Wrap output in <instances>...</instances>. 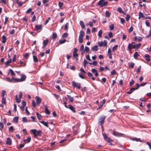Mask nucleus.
Listing matches in <instances>:
<instances>
[{"label":"nucleus","instance_id":"nucleus-30","mask_svg":"<svg viewBox=\"0 0 151 151\" xmlns=\"http://www.w3.org/2000/svg\"><path fill=\"white\" fill-rule=\"evenodd\" d=\"M20 63L22 66H24L26 65V63L25 61H20Z\"/></svg>","mask_w":151,"mask_h":151},{"label":"nucleus","instance_id":"nucleus-46","mask_svg":"<svg viewBox=\"0 0 151 151\" xmlns=\"http://www.w3.org/2000/svg\"><path fill=\"white\" fill-rule=\"evenodd\" d=\"M66 41V40L64 39L62 40H59V42L60 44H62L65 42Z\"/></svg>","mask_w":151,"mask_h":151},{"label":"nucleus","instance_id":"nucleus-55","mask_svg":"<svg viewBox=\"0 0 151 151\" xmlns=\"http://www.w3.org/2000/svg\"><path fill=\"white\" fill-rule=\"evenodd\" d=\"M117 11L120 13H122V12L123 11L122 9L120 7H118V9H117Z\"/></svg>","mask_w":151,"mask_h":151},{"label":"nucleus","instance_id":"nucleus-61","mask_svg":"<svg viewBox=\"0 0 151 151\" xmlns=\"http://www.w3.org/2000/svg\"><path fill=\"white\" fill-rule=\"evenodd\" d=\"M84 45H82L80 47V51H83V50H84Z\"/></svg>","mask_w":151,"mask_h":151},{"label":"nucleus","instance_id":"nucleus-10","mask_svg":"<svg viewBox=\"0 0 151 151\" xmlns=\"http://www.w3.org/2000/svg\"><path fill=\"white\" fill-rule=\"evenodd\" d=\"M20 75L21 76V77L20 78H19L20 82L24 81L26 78V75L24 74H21Z\"/></svg>","mask_w":151,"mask_h":151},{"label":"nucleus","instance_id":"nucleus-45","mask_svg":"<svg viewBox=\"0 0 151 151\" xmlns=\"http://www.w3.org/2000/svg\"><path fill=\"white\" fill-rule=\"evenodd\" d=\"M32 106L34 108L36 106V104L35 102V101L34 100H32Z\"/></svg>","mask_w":151,"mask_h":151},{"label":"nucleus","instance_id":"nucleus-18","mask_svg":"<svg viewBox=\"0 0 151 151\" xmlns=\"http://www.w3.org/2000/svg\"><path fill=\"white\" fill-rule=\"evenodd\" d=\"M98 47L97 46L94 45L92 47L91 50L93 51H96L98 50Z\"/></svg>","mask_w":151,"mask_h":151},{"label":"nucleus","instance_id":"nucleus-59","mask_svg":"<svg viewBox=\"0 0 151 151\" xmlns=\"http://www.w3.org/2000/svg\"><path fill=\"white\" fill-rule=\"evenodd\" d=\"M22 121L23 122H27V120L26 117H23L22 118Z\"/></svg>","mask_w":151,"mask_h":151},{"label":"nucleus","instance_id":"nucleus-1","mask_svg":"<svg viewBox=\"0 0 151 151\" xmlns=\"http://www.w3.org/2000/svg\"><path fill=\"white\" fill-rule=\"evenodd\" d=\"M31 131L32 133L35 137L37 136H40L42 134V131L41 130L37 131L36 129H32Z\"/></svg>","mask_w":151,"mask_h":151},{"label":"nucleus","instance_id":"nucleus-14","mask_svg":"<svg viewBox=\"0 0 151 151\" xmlns=\"http://www.w3.org/2000/svg\"><path fill=\"white\" fill-rule=\"evenodd\" d=\"M69 109H70L73 113H76V111L75 110V108L71 105H70L69 106Z\"/></svg>","mask_w":151,"mask_h":151},{"label":"nucleus","instance_id":"nucleus-9","mask_svg":"<svg viewBox=\"0 0 151 151\" xmlns=\"http://www.w3.org/2000/svg\"><path fill=\"white\" fill-rule=\"evenodd\" d=\"M113 134L115 136H122V134L120 133H119L116 131H113Z\"/></svg>","mask_w":151,"mask_h":151},{"label":"nucleus","instance_id":"nucleus-4","mask_svg":"<svg viewBox=\"0 0 151 151\" xmlns=\"http://www.w3.org/2000/svg\"><path fill=\"white\" fill-rule=\"evenodd\" d=\"M136 85L137 86L136 88H131L129 91L127 92V93L128 94H130L131 93L135 90L139 88V86L138 83H137Z\"/></svg>","mask_w":151,"mask_h":151},{"label":"nucleus","instance_id":"nucleus-60","mask_svg":"<svg viewBox=\"0 0 151 151\" xmlns=\"http://www.w3.org/2000/svg\"><path fill=\"white\" fill-rule=\"evenodd\" d=\"M130 16L129 15L127 14V15L126 17V20L127 21H128L129 20V19L130 18Z\"/></svg>","mask_w":151,"mask_h":151},{"label":"nucleus","instance_id":"nucleus-39","mask_svg":"<svg viewBox=\"0 0 151 151\" xmlns=\"http://www.w3.org/2000/svg\"><path fill=\"white\" fill-rule=\"evenodd\" d=\"M33 59L34 62H38V60L37 57L35 56H33Z\"/></svg>","mask_w":151,"mask_h":151},{"label":"nucleus","instance_id":"nucleus-15","mask_svg":"<svg viewBox=\"0 0 151 151\" xmlns=\"http://www.w3.org/2000/svg\"><path fill=\"white\" fill-rule=\"evenodd\" d=\"M12 80H13V82L14 83H17L18 82H20V81L19 78L18 79L15 78L14 77H13L12 78Z\"/></svg>","mask_w":151,"mask_h":151},{"label":"nucleus","instance_id":"nucleus-50","mask_svg":"<svg viewBox=\"0 0 151 151\" xmlns=\"http://www.w3.org/2000/svg\"><path fill=\"white\" fill-rule=\"evenodd\" d=\"M133 30V27L132 26H131L129 28L128 30V32H132Z\"/></svg>","mask_w":151,"mask_h":151},{"label":"nucleus","instance_id":"nucleus-29","mask_svg":"<svg viewBox=\"0 0 151 151\" xmlns=\"http://www.w3.org/2000/svg\"><path fill=\"white\" fill-rule=\"evenodd\" d=\"M2 42L4 43L6 42V36H3L2 37Z\"/></svg>","mask_w":151,"mask_h":151},{"label":"nucleus","instance_id":"nucleus-23","mask_svg":"<svg viewBox=\"0 0 151 151\" xmlns=\"http://www.w3.org/2000/svg\"><path fill=\"white\" fill-rule=\"evenodd\" d=\"M16 2L19 6H21L24 3V2H19L18 0H17Z\"/></svg>","mask_w":151,"mask_h":151},{"label":"nucleus","instance_id":"nucleus-6","mask_svg":"<svg viewBox=\"0 0 151 151\" xmlns=\"http://www.w3.org/2000/svg\"><path fill=\"white\" fill-rule=\"evenodd\" d=\"M98 45L100 47H102L103 45L104 46L106 47L107 46V43L106 40H104V42L102 41H100L98 42Z\"/></svg>","mask_w":151,"mask_h":151},{"label":"nucleus","instance_id":"nucleus-3","mask_svg":"<svg viewBox=\"0 0 151 151\" xmlns=\"http://www.w3.org/2000/svg\"><path fill=\"white\" fill-rule=\"evenodd\" d=\"M97 4L100 7H103L107 5V2L105 1V0H100L97 3Z\"/></svg>","mask_w":151,"mask_h":151},{"label":"nucleus","instance_id":"nucleus-8","mask_svg":"<svg viewBox=\"0 0 151 151\" xmlns=\"http://www.w3.org/2000/svg\"><path fill=\"white\" fill-rule=\"evenodd\" d=\"M105 118L106 116H102L100 118V121L99 122V123L100 125H102L104 123Z\"/></svg>","mask_w":151,"mask_h":151},{"label":"nucleus","instance_id":"nucleus-48","mask_svg":"<svg viewBox=\"0 0 151 151\" xmlns=\"http://www.w3.org/2000/svg\"><path fill=\"white\" fill-rule=\"evenodd\" d=\"M11 60L10 59V60H9L6 62L5 63V64L7 66H9V64L11 62Z\"/></svg>","mask_w":151,"mask_h":151},{"label":"nucleus","instance_id":"nucleus-53","mask_svg":"<svg viewBox=\"0 0 151 151\" xmlns=\"http://www.w3.org/2000/svg\"><path fill=\"white\" fill-rule=\"evenodd\" d=\"M6 91L5 90H2L1 92V96L2 97H4Z\"/></svg>","mask_w":151,"mask_h":151},{"label":"nucleus","instance_id":"nucleus-44","mask_svg":"<svg viewBox=\"0 0 151 151\" xmlns=\"http://www.w3.org/2000/svg\"><path fill=\"white\" fill-rule=\"evenodd\" d=\"M78 41L80 43H82L83 41V37L79 36Z\"/></svg>","mask_w":151,"mask_h":151},{"label":"nucleus","instance_id":"nucleus-63","mask_svg":"<svg viewBox=\"0 0 151 151\" xmlns=\"http://www.w3.org/2000/svg\"><path fill=\"white\" fill-rule=\"evenodd\" d=\"M134 63L132 62L129 65V67L132 68H133L134 67Z\"/></svg>","mask_w":151,"mask_h":151},{"label":"nucleus","instance_id":"nucleus-21","mask_svg":"<svg viewBox=\"0 0 151 151\" xmlns=\"http://www.w3.org/2000/svg\"><path fill=\"white\" fill-rule=\"evenodd\" d=\"M142 44L139 43L135 45V49H139L141 45Z\"/></svg>","mask_w":151,"mask_h":151},{"label":"nucleus","instance_id":"nucleus-33","mask_svg":"<svg viewBox=\"0 0 151 151\" xmlns=\"http://www.w3.org/2000/svg\"><path fill=\"white\" fill-rule=\"evenodd\" d=\"M57 35L56 33H53L52 35V38L53 39H55L57 37Z\"/></svg>","mask_w":151,"mask_h":151},{"label":"nucleus","instance_id":"nucleus-56","mask_svg":"<svg viewBox=\"0 0 151 151\" xmlns=\"http://www.w3.org/2000/svg\"><path fill=\"white\" fill-rule=\"evenodd\" d=\"M36 17L35 15H34L33 16V17L32 19V20H31L32 22H34V21H35L36 20Z\"/></svg>","mask_w":151,"mask_h":151},{"label":"nucleus","instance_id":"nucleus-49","mask_svg":"<svg viewBox=\"0 0 151 151\" xmlns=\"http://www.w3.org/2000/svg\"><path fill=\"white\" fill-rule=\"evenodd\" d=\"M6 80L7 81L10 82H13V80H12V78L11 79H10L9 78H6Z\"/></svg>","mask_w":151,"mask_h":151},{"label":"nucleus","instance_id":"nucleus-52","mask_svg":"<svg viewBox=\"0 0 151 151\" xmlns=\"http://www.w3.org/2000/svg\"><path fill=\"white\" fill-rule=\"evenodd\" d=\"M9 130L10 132H13L14 130V129L13 126H11L9 129Z\"/></svg>","mask_w":151,"mask_h":151},{"label":"nucleus","instance_id":"nucleus-16","mask_svg":"<svg viewBox=\"0 0 151 151\" xmlns=\"http://www.w3.org/2000/svg\"><path fill=\"white\" fill-rule=\"evenodd\" d=\"M68 98L69 100V101L71 102H73V101L74 98L73 97H71L70 96L67 95Z\"/></svg>","mask_w":151,"mask_h":151},{"label":"nucleus","instance_id":"nucleus-31","mask_svg":"<svg viewBox=\"0 0 151 151\" xmlns=\"http://www.w3.org/2000/svg\"><path fill=\"white\" fill-rule=\"evenodd\" d=\"M31 139V137H29L27 139H24L23 141L24 142H26L27 143H28L30 141Z\"/></svg>","mask_w":151,"mask_h":151},{"label":"nucleus","instance_id":"nucleus-26","mask_svg":"<svg viewBox=\"0 0 151 151\" xmlns=\"http://www.w3.org/2000/svg\"><path fill=\"white\" fill-rule=\"evenodd\" d=\"M53 95H54V96L56 98V99L59 101H60V100L61 99L59 95L55 94H53Z\"/></svg>","mask_w":151,"mask_h":151},{"label":"nucleus","instance_id":"nucleus-47","mask_svg":"<svg viewBox=\"0 0 151 151\" xmlns=\"http://www.w3.org/2000/svg\"><path fill=\"white\" fill-rule=\"evenodd\" d=\"M89 48L88 47H87V46H86L85 47V49L84 51L86 52H89Z\"/></svg>","mask_w":151,"mask_h":151},{"label":"nucleus","instance_id":"nucleus-54","mask_svg":"<svg viewBox=\"0 0 151 151\" xmlns=\"http://www.w3.org/2000/svg\"><path fill=\"white\" fill-rule=\"evenodd\" d=\"M88 62L86 60L84 59L83 61V64L85 67L86 66V65L88 64Z\"/></svg>","mask_w":151,"mask_h":151},{"label":"nucleus","instance_id":"nucleus-32","mask_svg":"<svg viewBox=\"0 0 151 151\" xmlns=\"http://www.w3.org/2000/svg\"><path fill=\"white\" fill-rule=\"evenodd\" d=\"M139 56V55L138 52H135L133 56L135 59H136Z\"/></svg>","mask_w":151,"mask_h":151},{"label":"nucleus","instance_id":"nucleus-25","mask_svg":"<svg viewBox=\"0 0 151 151\" xmlns=\"http://www.w3.org/2000/svg\"><path fill=\"white\" fill-rule=\"evenodd\" d=\"M40 122L43 124L46 127H48V122H46L44 121H40Z\"/></svg>","mask_w":151,"mask_h":151},{"label":"nucleus","instance_id":"nucleus-40","mask_svg":"<svg viewBox=\"0 0 151 151\" xmlns=\"http://www.w3.org/2000/svg\"><path fill=\"white\" fill-rule=\"evenodd\" d=\"M6 99L5 97H2L1 101L2 103L4 104H6Z\"/></svg>","mask_w":151,"mask_h":151},{"label":"nucleus","instance_id":"nucleus-37","mask_svg":"<svg viewBox=\"0 0 151 151\" xmlns=\"http://www.w3.org/2000/svg\"><path fill=\"white\" fill-rule=\"evenodd\" d=\"M105 16L106 17H110V14L109 12L107 11H106L105 13Z\"/></svg>","mask_w":151,"mask_h":151},{"label":"nucleus","instance_id":"nucleus-7","mask_svg":"<svg viewBox=\"0 0 151 151\" xmlns=\"http://www.w3.org/2000/svg\"><path fill=\"white\" fill-rule=\"evenodd\" d=\"M35 99H36L37 104L38 105H39L41 102V99L38 96H37L35 97Z\"/></svg>","mask_w":151,"mask_h":151},{"label":"nucleus","instance_id":"nucleus-12","mask_svg":"<svg viewBox=\"0 0 151 151\" xmlns=\"http://www.w3.org/2000/svg\"><path fill=\"white\" fill-rule=\"evenodd\" d=\"M42 25L41 24H39L38 25H36L35 26V27L37 31H38L40 29L41 30L42 29Z\"/></svg>","mask_w":151,"mask_h":151},{"label":"nucleus","instance_id":"nucleus-13","mask_svg":"<svg viewBox=\"0 0 151 151\" xmlns=\"http://www.w3.org/2000/svg\"><path fill=\"white\" fill-rule=\"evenodd\" d=\"M12 143V139L10 138H8L6 141V144L7 145H10Z\"/></svg>","mask_w":151,"mask_h":151},{"label":"nucleus","instance_id":"nucleus-58","mask_svg":"<svg viewBox=\"0 0 151 151\" xmlns=\"http://www.w3.org/2000/svg\"><path fill=\"white\" fill-rule=\"evenodd\" d=\"M73 55L74 57H76L78 56L77 52H73Z\"/></svg>","mask_w":151,"mask_h":151},{"label":"nucleus","instance_id":"nucleus-36","mask_svg":"<svg viewBox=\"0 0 151 151\" xmlns=\"http://www.w3.org/2000/svg\"><path fill=\"white\" fill-rule=\"evenodd\" d=\"M103 33V31L101 30H100L98 32V36L99 37H101V35Z\"/></svg>","mask_w":151,"mask_h":151},{"label":"nucleus","instance_id":"nucleus-2","mask_svg":"<svg viewBox=\"0 0 151 151\" xmlns=\"http://www.w3.org/2000/svg\"><path fill=\"white\" fill-rule=\"evenodd\" d=\"M135 43L134 42L129 43L127 50L130 51L132 49H135Z\"/></svg>","mask_w":151,"mask_h":151},{"label":"nucleus","instance_id":"nucleus-28","mask_svg":"<svg viewBox=\"0 0 151 151\" xmlns=\"http://www.w3.org/2000/svg\"><path fill=\"white\" fill-rule=\"evenodd\" d=\"M80 24L82 28H84L85 26L83 22L82 21H81L80 22Z\"/></svg>","mask_w":151,"mask_h":151},{"label":"nucleus","instance_id":"nucleus-41","mask_svg":"<svg viewBox=\"0 0 151 151\" xmlns=\"http://www.w3.org/2000/svg\"><path fill=\"white\" fill-rule=\"evenodd\" d=\"M133 140H135V141H136L137 142L139 141V142H142V140H140V138H133Z\"/></svg>","mask_w":151,"mask_h":151},{"label":"nucleus","instance_id":"nucleus-51","mask_svg":"<svg viewBox=\"0 0 151 151\" xmlns=\"http://www.w3.org/2000/svg\"><path fill=\"white\" fill-rule=\"evenodd\" d=\"M109 28L110 30H113L114 28V25L113 24H111L109 25Z\"/></svg>","mask_w":151,"mask_h":151},{"label":"nucleus","instance_id":"nucleus-43","mask_svg":"<svg viewBox=\"0 0 151 151\" xmlns=\"http://www.w3.org/2000/svg\"><path fill=\"white\" fill-rule=\"evenodd\" d=\"M36 115L37 116V118L39 120H40L41 116V115L39 114L38 112H36Z\"/></svg>","mask_w":151,"mask_h":151},{"label":"nucleus","instance_id":"nucleus-57","mask_svg":"<svg viewBox=\"0 0 151 151\" xmlns=\"http://www.w3.org/2000/svg\"><path fill=\"white\" fill-rule=\"evenodd\" d=\"M63 5V3L59 2L58 3V6L60 8H61L62 6Z\"/></svg>","mask_w":151,"mask_h":151},{"label":"nucleus","instance_id":"nucleus-64","mask_svg":"<svg viewBox=\"0 0 151 151\" xmlns=\"http://www.w3.org/2000/svg\"><path fill=\"white\" fill-rule=\"evenodd\" d=\"M148 145L150 149H151V143L148 142L146 143Z\"/></svg>","mask_w":151,"mask_h":151},{"label":"nucleus","instance_id":"nucleus-11","mask_svg":"<svg viewBox=\"0 0 151 151\" xmlns=\"http://www.w3.org/2000/svg\"><path fill=\"white\" fill-rule=\"evenodd\" d=\"M91 71L93 73L95 74V75L96 76H98V73H97V70L94 68H93L91 70Z\"/></svg>","mask_w":151,"mask_h":151},{"label":"nucleus","instance_id":"nucleus-42","mask_svg":"<svg viewBox=\"0 0 151 151\" xmlns=\"http://www.w3.org/2000/svg\"><path fill=\"white\" fill-rule=\"evenodd\" d=\"M69 26V24L68 23H67L65 24L64 27V29L65 30H67L68 29V27Z\"/></svg>","mask_w":151,"mask_h":151},{"label":"nucleus","instance_id":"nucleus-19","mask_svg":"<svg viewBox=\"0 0 151 151\" xmlns=\"http://www.w3.org/2000/svg\"><path fill=\"white\" fill-rule=\"evenodd\" d=\"M84 32L83 31L81 30L80 31V33L79 35V36L83 38V37L84 36Z\"/></svg>","mask_w":151,"mask_h":151},{"label":"nucleus","instance_id":"nucleus-5","mask_svg":"<svg viewBox=\"0 0 151 151\" xmlns=\"http://www.w3.org/2000/svg\"><path fill=\"white\" fill-rule=\"evenodd\" d=\"M72 86L74 87L77 88L79 89H80L81 88V84L79 83H76L73 81L72 82Z\"/></svg>","mask_w":151,"mask_h":151},{"label":"nucleus","instance_id":"nucleus-20","mask_svg":"<svg viewBox=\"0 0 151 151\" xmlns=\"http://www.w3.org/2000/svg\"><path fill=\"white\" fill-rule=\"evenodd\" d=\"M15 100L16 102L17 103H19L21 101V99L19 98V99L18 98V96L17 95H16L15 96Z\"/></svg>","mask_w":151,"mask_h":151},{"label":"nucleus","instance_id":"nucleus-27","mask_svg":"<svg viewBox=\"0 0 151 151\" xmlns=\"http://www.w3.org/2000/svg\"><path fill=\"white\" fill-rule=\"evenodd\" d=\"M45 112L46 114H50V113L47 106L45 107Z\"/></svg>","mask_w":151,"mask_h":151},{"label":"nucleus","instance_id":"nucleus-34","mask_svg":"<svg viewBox=\"0 0 151 151\" xmlns=\"http://www.w3.org/2000/svg\"><path fill=\"white\" fill-rule=\"evenodd\" d=\"M144 17V16H143V14L141 12H139V18L140 19V18Z\"/></svg>","mask_w":151,"mask_h":151},{"label":"nucleus","instance_id":"nucleus-35","mask_svg":"<svg viewBox=\"0 0 151 151\" xmlns=\"http://www.w3.org/2000/svg\"><path fill=\"white\" fill-rule=\"evenodd\" d=\"M9 72L11 73V75L12 76H15V74L14 73V71L12 70V69H10L9 70Z\"/></svg>","mask_w":151,"mask_h":151},{"label":"nucleus","instance_id":"nucleus-17","mask_svg":"<svg viewBox=\"0 0 151 151\" xmlns=\"http://www.w3.org/2000/svg\"><path fill=\"white\" fill-rule=\"evenodd\" d=\"M48 40L47 39H46L45 40H44L43 41V45L42 47V48H45V46L47 45V44L48 43Z\"/></svg>","mask_w":151,"mask_h":151},{"label":"nucleus","instance_id":"nucleus-38","mask_svg":"<svg viewBox=\"0 0 151 151\" xmlns=\"http://www.w3.org/2000/svg\"><path fill=\"white\" fill-rule=\"evenodd\" d=\"M118 45H115L112 48V51H114L117 50Z\"/></svg>","mask_w":151,"mask_h":151},{"label":"nucleus","instance_id":"nucleus-24","mask_svg":"<svg viewBox=\"0 0 151 151\" xmlns=\"http://www.w3.org/2000/svg\"><path fill=\"white\" fill-rule=\"evenodd\" d=\"M146 60L148 62H149L150 61V59L149 58L150 57V55L148 54H146L145 55Z\"/></svg>","mask_w":151,"mask_h":151},{"label":"nucleus","instance_id":"nucleus-22","mask_svg":"<svg viewBox=\"0 0 151 151\" xmlns=\"http://www.w3.org/2000/svg\"><path fill=\"white\" fill-rule=\"evenodd\" d=\"M19 118V117L18 116L14 117L13 119V122L16 123H17L18 122Z\"/></svg>","mask_w":151,"mask_h":151},{"label":"nucleus","instance_id":"nucleus-62","mask_svg":"<svg viewBox=\"0 0 151 151\" xmlns=\"http://www.w3.org/2000/svg\"><path fill=\"white\" fill-rule=\"evenodd\" d=\"M108 54L109 55H112V54L111 53V51L110 49L109 48L108 51Z\"/></svg>","mask_w":151,"mask_h":151}]
</instances>
